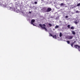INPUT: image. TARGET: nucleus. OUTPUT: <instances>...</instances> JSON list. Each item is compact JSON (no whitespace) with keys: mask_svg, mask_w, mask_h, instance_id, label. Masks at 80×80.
<instances>
[{"mask_svg":"<svg viewBox=\"0 0 80 80\" xmlns=\"http://www.w3.org/2000/svg\"><path fill=\"white\" fill-rule=\"evenodd\" d=\"M10 2V0H6L5 2L1 1H0V5H1V7H6L7 3H9Z\"/></svg>","mask_w":80,"mask_h":80,"instance_id":"f257e3e1","label":"nucleus"},{"mask_svg":"<svg viewBox=\"0 0 80 80\" xmlns=\"http://www.w3.org/2000/svg\"><path fill=\"white\" fill-rule=\"evenodd\" d=\"M8 10H11L12 11L13 10V11H14L15 12H17V13H18V12H19V10H18L17 11L15 10V8L14 7H11L10 6H9L8 7Z\"/></svg>","mask_w":80,"mask_h":80,"instance_id":"f03ea898","label":"nucleus"},{"mask_svg":"<svg viewBox=\"0 0 80 80\" xmlns=\"http://www.w3.org/2000/svg\"><path fill=\"white\" fill-rule=\"evenodd\" d=\"M39 25L42 28V29H44L45 31H47V29H46V28L45 27H46L45 24H44L42 25L41 24H39Z\"/></svg>","mask_w":80,"mask_h":80,"instance_id":"7ed1b4c3","label":"nucleus"},{"mask_svg":"<svg viewBox=\"0 0 80 80\" xmlns=\"http://www.w3.org/2000/svg\"><path fill=\"white\" fill-rule=\"evenodd\" d=\"M74 47L78 49L79 51H80V46H78V45H74Z\"/></svg>","mask_w":80,"mask_h":80,"instance_id":"20e7f679","label":"nucleus"},{"mask_svg":"<svg viewBox=\"0 0 80 80\" xmlns=\"http://www.w3.org/2000/svg\"><path fill=\"white\" fill-rule=\"evenodd\" d=\"M49 36H51V37H52L53 38H55V39H56V38H57V36L56 35H54L53 36L52 34L50 33Z\"/></svg>","mask_w":80,"mask_h":80,"instance_id":"39448f33","label":"nucleus"},{"mask_svg":"<svg viewBox=\"0 0 80 80\" xmlns=\"http://www.w3.org/2000/svg\"><path fill=\"white\" fill-rule=\"evenodd\" d=\"M67 39L68 40H72L73 38V36H69L67 37Z\"/></svg>","mask_w":80,"mask_h":80,"instance_id":"423d86ee","label":"nucleus"},{"mask_svg":"<svg viewBox=\"0 0 80 80\" xmlns=\"http://www.w3.org/2000/svg\"><path fill=\"white\" fill-rule=\"evenodd\" d=\"M46 11L47 12H50L52 11V8H47Z\"/></svg>","mask_w":80,"mask_h":80,"instance_id":"0eeeda50","label":"nucleus"},{"mask_svg":"<svg viewBox=\"0 0 80 80\" xmlns=\"http://www.w3.org/2000/svg\"><path fill=\"white\" fill-rule=\"evenodd\" d=\"M35 20L34 19H32L31 20V24L32 25H33V26H35V25L34 24H33V23H34V22H35Z\"/></svg>","mask_w":80,"mask_h":80,"instance_id":"6e6552de","label":"nucleus"},{"mask_svg":"<svg viewBox=\"0 0 80 80\" xmlns=\"http://www.w3.org/2000/svg\"><path fill=\"white\" fill-rule=\"evenodd\" d=\"M20 12L21 13V14H23V13L24 14V11H22V10H21L20 11Z\"/></svg>","mask_w":80,"mask_h":80,"instance_id":"1a4fd4ad","label":"nucleus"},{"mask_svg":"<svg viewBox=\"0 0 80 80\" xmlns=\"http://www.w3.org/2000/svg\"><path fill=\"white\" fill-rule=\"evenodd\" d=\"M72 32L73 35H75V32L73 31H72Z\"/></svg>","mask_w":80,"mask_h":80,"instance_id":"9d476101","label":"nucleus"},{"mask_svg":"<svg viewBox=\"0 0 80 80\" xmlns=\"http://www.w3.org/2000/svg\"><path fill=\"white\" fill-rule=\"evenodd\" d=\"M59 36L60 37H62V34L61 32H60Z\"/></svg>","mask_w":80,"mask_h":80,"instance_id":"9b49d317","label":"nucleus"},{"mask_svg":"<svg viewBox=\"0 0 80 80\" xmlns=\"http://www.w3.org/2000/svg\"><path fill=\"white\" fill-rule=\"evenodd\" d=\"M74 23L76 24H78V22L77 21H74Z\"/></svg>","mask_w":80,"mask_h":80,"instance_id":"f8f14e48","label":"nucleus"},{"mask_svg":"<svg viewBox=\"0 0 80 80\" xmlns=\"http://www.w3.org/2000/svg\"><path fill=\"white\" fill-rule=\"evenodd\" d=\"M74 42L72 43L71 44V45L72 47H73V45H74Z\"/></svg>","mask_w":80,"mask_h":80,"instance_id":"ddd939ff","label":"nucleus"},{"mask_svg":"<svg viewBox=\"0 0 80 80\" xmlns=\"http://www.w3.org/2000/svg\"><path fill=\"white\" fill-rule=\"evenodd\" d=\"M57 28H58V26L57 25L55 27V28L57 29Z\"/></svg>","mask_w":80,"mask_h":80,"instance_id":"4468645a","label":"nucleus"},{"mask_svg":"<svg viewBox=\"0 0 80 80\" xmlns=\"http://www.w3.org/2000/svg\"><path fill=\"white\" fill-rule=\"evenodd\" d=\"M80 3H79L77 5V7H79V6H80Z\"/></svg>","mask_w":80,"mask_h":80,"instance_id":"2eb2a0df","label":"nucleus"},{"mask_svg":"<svg viewBox=\"0 0 80 80\" xmlns=\"http://www.w3.org/2000/svg\"><path fill=\"white\" fill-rule=\"evenodd\" d=\"M68 28H70V25H68Z\"/></svg>","mask_w":80,"mask_h":80,"instance_id":"dca6fc26","label":"nucleus"},{"mask_svg":"<svg viewBox=\"0 0 80 80\" xmlns=\"http://www.w3.org/2000/svg\"><path fill=\"white\" fill-rule=\"evenodd\" d=\"M48 25H49L50 27H52V24H51V23H49V24H48Z\"/></svg>","mask_w":80,"mask_h":80,"instance_id":"f3484780","label":"nucleus"},{"mask_svg":"<svg viewBox=\"0 0 80 80\" xmlns=\"http://www.w3.org/2000/svg\"><path fill=\"white\" fill-rule=\"evenodd\" d=\"M63 5H64V4H63V3H61L60 4L61 6H63Z\"/></svg>","mask_w":80,"mask_h":80,"instance_id":"a211bd4d","label":"nucleus"},{"mask_svg":"<svg viewBox=\"0 0 80 80\" xmlns=\"http://www.w3.org/2000/svg\"><path fill=\"white\" fill-rule=\"evenodd\" d=\"M71 29H72V30H73L74 29V28H73V27H72L71 28Z\"/></svg>","mask_w":80,"mask_h":80,"instance_id":"6ab92c4d","label":"nucleus"},{"mask_svg":"<svg viewBox=\"0 0 80 80\" xmlns=\"http://www.w3.org/2000/svg\"><path fill=\"white\" fill-rule=\"evenodd\" d=\"M67 42L68 44H69V43H70V41H67Z\"/></svg>","mask_w":80,"mask_h":80,"instance_id":"aec40b11","label":"nucleus"},{"mask_svg":"<svg viewBox=\"0 0 80 80\" xmlns=\"http://www.w3.org/2000/svg\"><path fill=\"white\" fill-rule=\"evenodd\" d=\"M79 12L78 11H76V13H78Z\"/></svg>","mask_w":80,"mask_h":80,"instance_id":"412c9836","label":"nucleus"},{"mask_svg":"<svg viewBox=\"0 0 80 80\" xmlns=\"http://www.w3.org/2000/svg\"><path fill=\"white\" fill-rule=\"evenodd\" d=\"M34 3H35V4H37V2H34Z\"/></svg>","mask_w":80,"mask_h":80,"instance_id":"4be33fe9","label":"nucleus"},{"mask_svg":"<svg viewBox=\"0 0 80 80\" xmlns=\"http://www.w3.org/2000/svg\"><path fill=\"white\" fill-rule=\"evenodd\" d=\"M29 13H30V14H31V13H32V12L30 11L29 12Z\"/></svg>","mask_w":80,"mask_h":80,"instance_id":"5701e85b","label":"nucleus"},{"mask_svg":"<svg viewBox=\"0 0 80 80\" xmlns=\"http://www.w3.org/2000/svg\"><path fill=\"white\" fill-rule=\"evenodd\" d=\"M66 18H68V17L67 16H66L65 17Z\"/></svg>","mask_w":80,"mask_h":80,"instance_id":"b1692460","label":"nucleus"},{"mask_svg":"<svg viewBox=\"0 0 80 80\" xmlns=\"http://www.w3.org/2000/svg\"><path fill=\"white\" fill-rule=\"evenodd\" d=\"M12 5V4H10V5H9V6H10V5Z\"/></svg>","mask_w":80,"mask_h":80,"instance_id":"393cba45","label":"nucleus"},{"mask_svg":"<svg viewBox=\"0 0 80 80\" xmlns=\"http://www.w3.org/2000/svg\"><path fill=\"white\" fill-rule=\"evenodd\" d=\"M42 1H43V0H41Z\"/></svg>","mask_w":80,"mask_h":80,"instance_id":"a878e982","label":"nucleus"}]
</instances>
